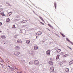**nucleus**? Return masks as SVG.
<instances>
[{
    "label": "nucleus",
    "mask_w": 73,
    "mask_h": 73,
    "mask_svg": "<svg viewBox=\"0 0 73 73\" xmlns=\"http://www.w3.org/2000/svg\"><path fill=\"white\" fill-rule=\"evenodd\" d=\"M12 12H9L7 16H11V15H12Z\"/></svg>",
    "instance_id": "14"
},
{
    "label": "nucleus",
    "mask_w": 73,
    "mask_h": 73,
    "mask_svg": "<svg viewBox=\"0 0 73 73\" xmlns=\"http://www.w3.org/2000/svg\"><path fill=\"white\" fill-rule=\"evenodd\" d=\"M20 33H23L24 34L26 33V31L24 29H21L19 32Z\"/></svg>",
    "instance_id": "1"
},
{
    "label": "nucleus",
    "mask_w": 73,
    "mask_h": 73,
    "mask_svg": "<svg viewBox=\"0 0 73 73\" xmlns=\"http://www.w3.org/2000/svg\"><path fill=\"white\" fill-rule=\"evenodd\" d=\"M15 48L16 50H19V49L20 48V47L19 46H16Z\"/></svg>",
    "instance_id": "9"
},
{
    "label": "nucleus",
    "mask_w": 73,
    "mask_h": 73,
    "mask_svg": "<svg viewBox=\"0 0 73 73\" xmlns=\"http://www.w3.org/2000/svg\"><path fill=\"white\" fill-rule=\"evenodd\" d=\"M35 52H34L32 51L31 52V54L32 56H34L35 55Z\"/></svg>",
    "instance_id": "16"
},
{
    "label": "nucleus",
    "mask_w": 73,
    "mask_h": 73,
    "mask_svg": "<svg viewBox=\"0 0 73 73\" xmlns=\"http://www.w3.org/2000/svg\"><path fill=\"white\" fill-rule=\"evenodd\" d=\"M63 37H65V35H64V34H63L62 35Z\"/></svg>",
    "instance_id": "41"
},
{
    "label": "nucleus",
    "mask_w": 73,
    "mask_h": 73,
    "mask_svg": "<svg viewBox=\"0 0 73 73\" xmlns=\"http://www.w3.org/2000/svg\"><path fill=\"white\" fill-rule=\"evenodd\" d=\"M48 63L50 65H53V62L52 61H49L48 62Z\"/></svg>",
    "instance_id": "8"
},
{
    "label": "nucleus",
    "mask_w": 73,
    "mask_h": 73,
    "mask_svg": "<svg viewBox=\"0 0 73 73\" xmlns=\"http://www.w3.org/2000/svg\"><path fill=\"white\" fill-rule=\"evenodd\" d=\"M59 57H60V55H57V56H56V59L57 60H58V59H59Z\"/></svg>",
    "instance_id": "20"
},
{
    "label": "nucleus",
    "mask_w": 73,
    "mask_h": 73,
    "mask_svg": "<svg viewBox=\"0 0 73 73\" xmlns=\"http://www.w3.org/2000/svg\"><path fill=\"white\" fill-rule=\"evenodd\" d=\"M63 62H66V60H64L63 61Z\"/></svg>",
    "instance_id": "39"
},
{
    "label": "nucleus",
    "mask_w": 73,
    "mask_h": 73,
    "mask_svg": "<svg viewBox=\"0 0 73 73\" xmlns=\"http://www.w3.org/2000/svg\"><path fill=\"white\" fill-rule=\"evenodd\" d=\"M54 6L55 7V9H56V7H57V4H56V2H55L54 3Z\"/></svg>",
    "instance_id": "18"
},
{
    "label": "nucleus",
    "mask_w": 73,
    "mask_h": 73,
    "mask_svg": "<svg viewBox=\"0 0 73 73\" xmlns=\"http://www.w3.org/2000/svg\"><path fill=\"white\" fill-rule=\"evenodd\" d=\"M65 71H66V72H69V69H68V68H66Z\"/></svg>",
    "instance_id": "24"
},
{
    "label": "nucleus",
    "mask_w": 73,
    "mask_h": 73,
    "mask_svg": "<svg viewBox=\"0 0 73 73\" xmlns=\"http://www.w3.org/2000/svg\"><path fill=\"white\" fill-rule=\"evenodd\" d=\"M61 54L62 55H64V54H65V53L64 52H63L61 53Z\"/></svg>",
    "instance_id": "36"
},
{
    "label": "nucleus",
    "mask_w": 73,
    "mask_h": 73,
    "mask_svg": "<svg viewBox=\"0 0 73 73\" xmlns=\"http://www.w3.org/2000/svg\"><path fill=\"white\" fill-rule=\"evenodd\" d=\"M37 36H36V38H37Z\"/></svg>",
    "instance_id": "50"
},
{
    "label": "nucleus",
    "mask_w": 73,
    "mask_h": 73,
    "mask_svg": "<svg viewBox=\"0 0 73 73\" xmlns=\"http://www.w3.org/2000/svg\"><path fill=\"white\" fill-rule=\"evenodd\" d=\"M48 31H50L49 29H48Z\"/></svg>",
    "instance_id": "46"
},
{
    "label": "nucleus",
    "mask_w": 73,
    "mask_h": 73,
    "mask_svg": "<svg viewBox=\"0 0 73 73\" xmlns=\"http://www.w3.org/2000/svg\"><path fill=\"white\" fill-rule=\"evenodd\" d=\"M30 40H27L26 43L27 44H29Z\"/></svg>",
    "instance_id": "23"
},
{
    "label": "nucleus",
    "mask_w": 73,
    "mask_h": 73,
    "mask_svg": "<svg viewBox=\"0 0 73 73\" xmlns=\"http://www.w3.org/2000/svg\"><path fill=\"white\" fill-rule=\"evenodd\" d=\"M9 21H10V19H9L8 18L6 19V22L7 23H8V22H9Z\"/></svg>",
    "instance_id": "17"
},
{
    "label": "nucleus",
    "mask_w": 73,
    "mask_h": 73,
    "mask_svg": "<svg viewBox=\"0 0 73 73\" xmlns=\"http://www.w3.org/2000/svg\"><path fill=\"white\" fill-rule=\"evenodd\" d=\"M1 38H2L3 39H5V38H6V37L5 36V35H3L1 36Z\"/></svg>",
    "instance_id": "10"
},
{
    "label": "nucleus",
    "mask_w": 73,
    "mask_h": 73,
    "mask_svg": "<svg viewBox=\"0 0 73 73\" xmlns=\"http://www.w3.org/2000/svg\"><path fill=\"white\" fill-rule=\"evenodd\" d=\"M38 17H39V18H40V19L42 20V21H44V19H42V17H41L40 16H39Z\"/></svg>",
    "instance_id": "19"
},
{
    "label": "nucleus",
    "mask_w": 73,
    "mask_h": 73,
    "mask_svg": "<svg viewBox=\"0 0 73 73\" xmlns=\"http://www.w3.org/2000/svg\"><path fill=\"white\" fill-rule=\"evenodd\" d=\"M50 50H48L46 51V54L48 55V56H49V55H50Z\"/></svg>",
    "instance_id": "7"
},
{
    "label": "nucleus",
    "mask_w": 73,
    "mask_h": 73,
    "mask_svg": "<svg viewBox=\"0 0 73 73\" xmlns=\"http://www.w3.org/2000/svg\"><path fill=\"white\" fill-rule=\"evenodd\" d=\"M14 54L16 56H19V55L20 54V52H15Z\"/></svg>",
    "instance_id": "3"
},
{
    "label": "nucleus",
    "mask_w": 73,
    "mask_h": 73,
    "mask_svg": "<svg viewBox=\"0 0 73 73\" xmlns=\"http://www.w3.org/2000/svg\"><path fill=\"white\" fill-rule=\"evenodd\" d=\"M48 26H49V27H50V28H53V27H52V26H51V25H50L48 24Z\"/></svg>",
    "instance_id": "28"
},
{
    "label": "nucleus",
    "mask_w": 73,
    "mask_h": 73,
    "mask_svg": "<svg viewBox=\"0 0 73 73\" xmlns=\"http://www.w3.org/2000/svg\"><path fill=\"white\" fill-rule=\"evenodd\" d=\"M73 63V60H71V61L69 63V65H71Z\"/></svg>",
    "instance_id": "15"
},
{
    "label": "nucleus",
    "mask_w": 73,
    "mask_h": 73,
    "mask_svg": "<svg viewBox=\"0 0 73 73\" xmlns=\"http://www.w3.org/2000/svg\"><path fill=\"white\" fill-rule=\"evenodd\" d=\"M8 67H9V68L10 69H11V70H13V68L11 67L10 66H8Z\"/></svg>",
    "instance_id": "27"
},
{
    "label": "nucleus",
    "mask_w": 73,
    "mask_h": 73,
    "mask_svg": "<svg viewBox=\"0 0 73 73\" xmlns=\"http://www.w3.org/2000/svg\"><path fill=\"white\" fill-rule=\"evenodd\" d=\"M29 64L31 65H32L33 64V61H31L29 62Z\"/></svg>",
    "instance_id": "26"
},
{
    "label": "nucleus",
    "mask_w": 73,
    "mask_h": 73,
    "mask_svg": "<svg viewBox=\"0 0 73 73\" xmlns=\"http://www.w3.org/2000/svg\"><path fill=\"white\" fill-rule=\"evenodd\" d=\"M1 32V31H0V32Z\"/></svg>",
    "instance_id": "48"
},
{
    "label": "nucleus",
    "mask_w": 73,
    "mask_h": 73,
    "mask_svg": "<svg viewBox=\"0 0 73 73\" xmlns=\"http://www.w3.org/2000/svg\"><path fill=\"white\" fill-rule=\"evenodd\" d=\"M20 16H21L20 15H19L17 16V18H19V17H20Z\"/></svg>",
    "instance_id": "29"
},
{
    "label": "nucleus",
    "mask_w": 73,
    "mask_h": 73,
    "mask_svg": "<svg viewBox=\"0 0 73 73\" xmlns=\"http://www.w3.org/2000/svg\"><path fill=\"white\" fill-rule=\"evenodd\" d=\"M61 52V49H59L56 50V53H59V52Z\"/></svg>",
    "instance_id": "13"
},
{
    "label": "nucleus",
    "mask_w": 73,
    "mask_h": 73,
    "mask_svg": "<svg viewBox=\"0 0 73 73\" xmlns=\"http://www.w3.org/2000/svg\"><path fill=\"white\" fill-rule=\"evenodd\" d=\"M43 21L44 23H45V21L43 20V21Z\"/></svg>",
    "instance_id": "43"
},
{
    "label": "nucleus",
    "mask_w": 73,
    "mask_h": 73,
    "mask_svg": "<svg viewBox=\"0 0 73 73\" xmlns=\"http://www.w3.org/2000/svg\"><path fill=\"white\" fill-rule=\"evenodd\" d=\"M70 42L73 45V43L72 42L70 41Z\"/></svg>",
    "instance_id": "42"
},
{
    "label": "nucleus",
    "mask_w": 73,
    "mask_h": 73,
    "mask_svg": "<svg viewBox=\"0 0 73 73\" xmlns=\"http://www.w3.org/2000/svg\"><path fill=\"white\" fill-rule=\"evenodd\" d=\"M12 28H16V27H15V25H13Z\"/></svg>",
    "instance_id": "32"
},
{
    "label": "nucleus",
    "mask_w": 73,
    "mask_h": 73,
    "mask_svg": "<svg viewBox=\"0 0 73 73\" xmlns=\"http://www.w3.org/2000/svg\"><path fill=\"white\" fill-rule=\"evenodd\" d=\"M3 25V24L2 23H1L0 22V26H1Z\"/></svg>",
    "instance_id": "37"
},
{
    "label": "nucleus",
    "mask_w": 73,
    "mask_h": 73,
    "mask_svg": "<svg viewBox=\"0 0 73 73\" xmlns=\"http://www.w3.org/2000/svg\"><path fill=\"white\" fill-rule=\"evenodd\" d=\"M50 60H51V61H53V58H50Z\"/></svg>",
    "instance_id": "38"
},
{
    "label": "nucleus",
    "mask_w": 73,
    "mask_h": 73,
    "mask_svg": "<svg viewBox=\"0 0 73 73\" xmlns=\"http://www.w3.org/2000/svg\"><path fill=\"white\" fill-rule=\"evenodd\" d=\"M2 44H5V41H2Z\"/></svg>",
    "instance_id": "25"
},
{
    "label": "nucleus",
    "mask_w": 73,
    "mask_h": 73,
    "mask_svg": "<svg viewBox=\"0 0 73 73\" xmlns=\"http://www.w3.org/2000/svg\"><path fill=\"white\" fill-rule=\"evenodd\" d=\"M59 65L60 66H62V63L61 62H59Z\"/></svg>",
    "instance_id": "22"
},
{
    "label": "nucleus",
    "mask_w": 73,
    "mask_h": 73,
    "mask_svg": "<svg viewBox=\"0 0 73 73\" xmlns=\"http://www.w3.org/2000/svg\"><path fill=\"white\" fill-rule=\"evenodd\" d=\"M34 50H37L38 49V46H34Z\"/></svg>",
    "instance_id": "11"
},
{
    "label": "nucleus",
    "mask_w": 73,
    "mask_h": 73,
    "mask_svg": "<svg viewBox=\"0 0 73 73\" xmlns=\"http://www.w3.org/2000/svg\"><path fill=\"white\" fill-rule=\"evenodd\" d=\"M1 15H2L3 16H5V14H4V13H0Z\"/></svg>",
    "instance_id": "21"
},
{
    "label": "nucleus",
    "mask_w": 73,
    "mask_h": 73,
    "mask_svg": "<svg viewBox=\"0 0 73 73\" xmlns=\"http://www.w3.org/2000/svg\"><path fill=\"white\" fill-rule=\"evenodd\" d=\"M41 34H42V32L41 31L38 32L36 33V35L37 36H40V35H41Z\"/></svg>",
    "instance_id": "4"
},
{
    "label": "nucleus",
    "mask_w": 73,
    "mask_h": 73,
    "mask_svg": "<svg viewBox=\"0 0 73 73\" xmlns=\"http://www.w3.org/2000/svg\"><path fill=\"white\" fill-rule=\"evenodd\" d=\"M17 43H18V44H21L22 42V41H21V39H18L17 40Z\"/></svg>",
    "instance_id": "6"
},
{
    "label": "nucleus",
    "mask_w": 73,
    "mask_h": 73,
    "mask_svg": "<svg viewBox=\"0 0 73 73\" xmlns=\"http://www.w3.org/2000/svg\"><path fill=\"white\" fill-rule=\"evenodd\" d=\"M68 48L70 49V47H69V46H68Z\"/></svg>",
    "instance_id": "44"
},
{
    "label": "nucleus",
    "mask_w": 73,
    "mask_h": 73,
    "mask_svg": "<svg viewBox=\"0 0 73 73\" xmlns=\"http://www.w3.org/2000/svg\"><path fill=\"white\" fill-rule=\"evenodd\" d=\"M17 73H20V72H17Z\"/></svg>",
    "instance_id": "45"
},
{
    "label": "nucleus",
    "mask_w": 73,
    "mask_h": 73,
    "mask_svg": "<svg viewBox=\"0 0 73 73\" xmlns=\"http://www.w3.org/2000/svg\"><path fill=\"white\" fill-rule=\"evenodd\" d=\"M23 26H24V27H25V25H24Z\"/></svg>",
    "instance_id": "49"
},
{
    "label": "nucleus",
    "mask_w": 73,
    "mask_h": 73,
    "mask_svg": "<svg viewBox=\"0 0 73 73\" xmlns=\"http://www.w3.org/2000/svg\"><path fill=\"white\" fill-rule=\"evenodd\" d=\"M27 20H23L21 21V23L22 24H24L25 23H27Z\"/></svg>",
    "instance_id": "12"
},
{
    "label": "nucleus",
    "mask_w": 73,
    "mask_h": 73,
    "mask_svg": "<svg viewBox=\"0 0 73 73\" xmlns=\"http://www.w3.org/2000/svg\"><path fill=\"white\" fill-rule=\"evenodd\" d=\"M60 35H61L62 36V35H63V34L62 33H60Z\"/></svg>",
    "instance_id": "40"
},
{
    "label": "nucleus",
    "mask_w": 73,
    "mask_h": 73,
    "mask_svg": "<svg viewBox=\"0 0 73 73\" xmlns=\"http://www.w3.org/2000/svg\"><path fill=\"white\" fill-rule=\"evenodd\" d=\"M34 64L35 65H38V64H39V62H38V61L37 60H35L34 61Z\"/></svg>",
    "instance_id": "5"
},
{
    "label": "nucleus",
    "mask_w": 73,
    "mask_h": 73,
    "mask_svg": "<svg viewBox=\"0 0 73 73\" xmlns=\"http://www.w3.org/2000/svg\"><path fill=\"white\" fill-rule=\"evenodd\" d=\"M14 68H14V69H15V70H16V69L17 70H19L17 68H16V67H15Z\"/></svg>",
    "instance_id": "34"
},
{
    "label": "nucleus",
    "mask_w": 73,
    "mask_h": 73,
    "mask_svg": "<svg viewBox=\"0 0 73 73\" xmlns=\"http://www.w3.org/2000/svg\"><path fill=\"white\" fill-rule=\"evenodd\" d=\"M66 40L67 41H68V42H70V40H69V39H68V38H66Z\"/></svg>",
    "instance_id": "30"
},
{
    "label": "nucleus",
    "mask_w": 73,
    "mask_h": 73,
    "mask_svg": "<svg viewBox=\"0 0 73 73\" xmlns=\"http://www.w3.org/2000/svg\"><path fill=\"white\" fill-rule=\"evenodd\" d=\"M0 39H1V38H0Z\"/></svg>",
    "instance_id": "51"
},
{
    "label": "nucleus",
    "mask_w": 73,
    "mask_h": 73,
    "mask_svg": "<svg viewBox=\"0 0 73 73\" xmlns=\"http://www.w3.org/2000/svg\"><path fill=\"white\" fill-rule=\"evenodd\" d=\"M54 67H51L50 68V71L51 72H54Z\"/></svg>",
    "instance_id": "2"
},
{
    "label": "nucleus",
    "mask_w": 73,
    "mask_h": 73,
    "mask_svg": "<svg viewBox=\"0 0 73 73\" xmlns=\"http://www.w3.org/2000/svg\"><path fill=\"white\" fill-rule=\"evenodd\" d=\"M40 23H41V24L42 25H44V23H42V22H40Z\"/></svg>",
    "instance_id": "35"
},
{
    "label": "nucleus",
    "mask_w": 73,
    "mask_h": 73,
    "mask_svg": "<svg viewBox=\"0 0 73 73\" xmlns=\"http://www.w3.org/2000/svg\"><path fill=\"white\" fill-rule=\"evenodd\" d=\"M48 29V30L49 29Z\"/></svg>",
    "instance_id": "47"
},
{
    "label": "nucleus",
    "mask_w": 73,
    "mask_h": 73,
    "mask_svg": "<svg viewBox=\"0 0 73 73\" xmlns=\"http://www.w3.org/2000/svg\"><path fill=\"white\" fill-rule=\"evenodd\" d=\"M69 56V54H67L65 55L64 56V57H67V56Z\"/></svg>",
    "instance_id": "31"
},
{
    "label": "nucleus",
    "mask_w": 73,
    "mask_h": 73,
    "mask_svg": "<svg viewBox=\"0 0 73 73\" xmlns=\"http://www.w3.org/2000/svg\"><path fill=\"white\" fill-rule=\"evenodd\" d=\"M3 11V9H0V12Z\"/></svg>",
    "instance_id": "33"
}]
</instances>
